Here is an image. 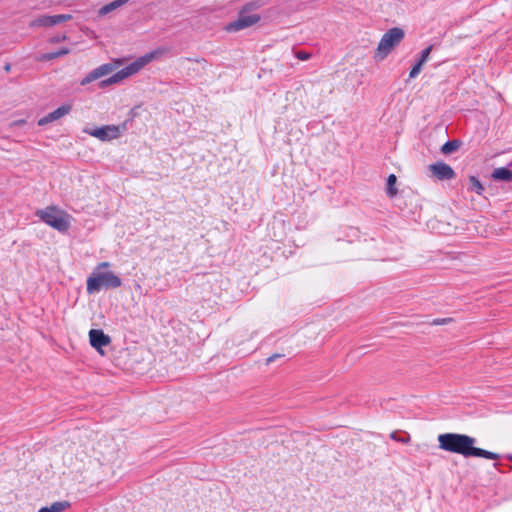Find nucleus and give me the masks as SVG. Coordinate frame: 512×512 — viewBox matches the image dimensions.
<instances>
[{"label":"nucleus","instance_id":"obj_1","mask_svg":"<svg viewBox=\"0 0 512 512\" xmlns=\"http://www.w3.org/2000/svg\"><path fill=\"white\" fill-rule=\"evenodd\" d=\"M438 446L441 450L460 454L465 458L481 457L489 460H498L500 455L475 447L476 439L466 434L444 433L438 435Z\"/></svg>","mask_w":512,"mask_h":512},{"label":"nucleus","instance_id":"obj_2","mask_svg":"<svg viewBox=\"0 0 512 512\" xmlns=\"http://www.w3.org/2000/svg\"><path fill=\"white\" fill-rule=\"evenodd\" d=\"M169 52V49L164 46L155 48L154 50L140 56L134 62L130 63L111 77L100 82V87L109 86L121 82L122 80L138 73L142 68L151 63L152 61L162 58Z\"/></svg>","mask_w":512,"mask_h":512},{"label":"nucleus","instance_id":"obj_3","mask_svg":"<svg viewBox=\"0 0 512 512\" xmlns=\"http://www.w3.org/2000/svg\"><path fill=\"white\" fill-rule=\"evenodd\" d=\"M109 262H101L87 279V292L89 294L99 292L104 288H118L122 285L121 279L111 271H101L102 268H108Z\"/></svg>","mask_w":512,"mask_h":512},{"label":"nucleus","instance_id":"obj_4","mask_svg":"<svg viewBox=\"0 0 512 512\" xmlns=\"http://www.w3.org/2000/svg\"><path fill=\"white\" fill-rule=\"evenodd\" d=\"M35 214L41 221L59 232H67L71 226V215L57 206L39 209Z\"/></svg>","mask_w":512,"mask_h":512},{"label":"nucleus","instance_id":"obj_5","mask_svg":"<svg viewBox=\"0 0 512 512\" xmlns=\"http://www.w3.org/2000/svg\"><path fill=\"white\" fill-rule=\"evenodd\" d=\"M405 32L402 28L393 27L383 34L375 50L374 58L384 60L404 39Z\"/></svg>","mask_w":512,"mask_h":512},{"label":"nucleus","instance_id":"obj_6","mask_svg":"<svg viewBox=\"0 0 512 512\" xmlns=\"http://www.w3.org/2000/svg\"><path fill=\"white\" fill-rule=\"evenodd\" d=\"M84 132L101 141H111L119 138L121 135L120 128L116 125H106L94 129H84Z\"/></svg>","mask_w":512,"mask_h":512},{"label":"nucleus","instance_id":"obj_7","mask_svg":"<svg viewBox=\"0 0 512 512\" xmlns=\"http://www.w3.org/2000/svg\"><path fill=\"white\" fill-rule=\"evenodd\" d=\"M72 19V15L70 14H59V15H42L35 19H33L29 23V27H52L62 22L68 21Z\"/></svg>","mask_w":512,"mask_h":512},{"label":"nucleus","instance_id":"obj_8","mask_svg":"<svg viewBox=\"0 0 512 512\" xmlns=\"http://www.w3.org/2000/svg\"><path fill=\"white\" fill-rule=\"evenodd\" d=\"M428 169L431 172L432 176L440 181L451 180L454 179L456 176V173L453 170V168L442 161L430 164Z\"/></svg>","mask_w":512,"mask_h":512},{"label":"nucleus","instance_id":"obj_9","mask_svg":"<svg viewBox=\"0 0 512 512\" xmlns=\"http://www.w3.org/2000/svg\"><path fill=\"white\" fill-rule=\"evenodd\" d=\"M89 341L93 348H95L101 355H104L102 347L108 346L111 343V338L101 329H91L89 331Z\"/></svg>","mask_w":512,"mask_h":512},{"label":"nucleus","instance_id":"obj_10","mask_svg":"<svg viewBox=\"0 0 512 512\" xmlns=\"http://www.w3.org/2000/svg\"><path fill=\"white\" fill-rule=\"evenodd\" d=\"M115 65L110 63H105L100 65L99 67L93 69L91 72H89L81 81L80 84L82 86H85L95 80H98L104 76L109 75L115 70Z\"/></svg>","mask_w":512,"mask_h":512},{"label":"nucleus","instance_id":"obj_11","mask_svg":"<svg viewBox=\"0 0 512 512\" xmlns=\"http://www.w3.org/2000/svg\"><path fill=\"white\" fill-rule=\"evenodd\" d=\"M258 15H240L237 20L227 25L226 30L229 32H237L250 27L259 21Z\"/></svg>","mask_w":512,"mask_h":512},{"label":"nucleus","instance_id":"obj_12","mask_svg":"<svg viewBox=\"0 0 512 512\" xmlns=\"http://www.w3.org/2000/svg\"><path fill=\"white\" fill-rule=\"evenodd\" d=\"M72 106L69 104L62 105L58 107L56 110L50 112L46 116L42 117L38 121L39 126L47 125L48 123L54 122L67 114L71 111Z\"/></svg>","mask_w":512,"mask_h":512},{"label":"nucleus","instance_id":"obj_13","mask_svg":"<svg viewBox=\"0 0 512 512\" xmlns=\"http://www.w3.org/2000/svg\"><path fill=\"white\" fill-rule=\"evenodd\" d=\"M432 50V46H428L427 48H425L422 53H421V56L419 58V60L416 62V64L412 67L410 73H409V78L410 79H414L416 78L419 73L421 72L422 70V67L423 65L428 61L429 59V55H430V52Z\"/></svg>","mask_w":512,"mask_h":512},{"label":"nucleus","instance_id":"obj_14","mask_svg":"<svg viewBox=\"0 0 512 512\" xmlns=\"http://www.w3.org/2000/svg\"><path fill=\"white\" fill-rule=\"evenodd\" d=\"M129 0H114L104 6H102L99 11H98V15L99 16H105L107 15L108 13L120 8L121 6L125 5L128 3Z\"/></svg>","mask_w":512,"mask_h":512},{"label":"nucleus","instance_id":"obj_15","mask_svg":"<svg viewBox=\"0 0 512 512\" xmlns=\"http://www.w3.org/2000/svg\"><path fill=\"white\" fill-rule=\"evenodd\" d=\"M68 507H70V503L67 501H58L52 503L50 506L42 507L38 512H63Z\"/></svg>","mask_w":512,"mask_h":512},{"label":"nucleus","instance_id":"obj_16","mask_svg":"<svg viewBox=\"0 0 512 512\" xmlns=\"http://www.w3.org/2000/svg\"><path fill=\"white\" fill-rule=\"evenodd\" d=\"M492 177L495 180L512 181V171L505 167L496 168L492 173Z\"/></svg>","mask_w":512,"mask_h":512},{"label":"nucleus","instance_id":"obj_17","mask_svg":"<svg viewBox=\"0 0 512 512\" xmlns=\"http://www.w3.org/2000/svg\"><path fill=\"white\" fill-rule=\"evenodd\" d=\"M69 53V49L67 48H62L56 52H51V53H47V54H44L40 57V60H44V61H50V60H53L55 58H58L60 56H64V55H67Z\"/></svg>","mask_w":512,"mask_h":512},{"label":"nucleus","instance_id":"obj_18","mask_svg":"<svg viewBox=\"0 0 512 512\" xmlns=\"http://www.w3.org/2000/svg\"><path fill=\"white\" fill-rule=\"evenodd\" d=\"M459 147V142L456 140L447 141L442 147L441 152L444 154H450L456 151Z\"/></svg>","mask_w":512,"mask_h":512},{"label":"nucleus","instance_id":"obj_19","mask_svg":"<svg viewBox=\"0 0 512 512\" xmlns=\"http://www.w3.org/2000/svg\"><path fill=\"white\" fill-rule=\"evenodd\" d=\"M469 181H470V190L481 195L484 188H483V185L481 184V182L478 180V178H476L475 176H470Z\"/></svg>","mask_w":512,"mask_h":512},{"label":"nucleus","instance_id":"obj_20","mask_svg":"<svg viewBox=\"0 0 512 512\" xmlns=\"http://www.w3.org/2000/svg\"><path fill=\"white\" fill-rule=\"evenodd\" d=\"M396 176L394 174H390L387 179V194L390 197H393L396 195L397 190L395 189L394 185L396 183Z\"/></svg>","mask_w":512,"mask_h":512},{"label":"nucleus","instance_id":"obj_21","mask_svg":"<svg viewBox=\"0 0 512 512\" xmlns=\"http://www.w3.org/2000/svg\"><path fill=\"white\" fill-rule=\"evenodd\" d=\"M390 438L397 441V442H400V443H408L410 441V436L409 435H406V436H403V437H400L398 436L397 432H392L390 434Z\"/></svg>","mask_w":512,"mask_h":512},{"label":"nucleus","instance_id":"obj_22","mask_svg":"<svg viewBox=\"0 0 512 512\" xmlns=\"http://www.w3.org/2000/svg\"><path fill=\"white\" fill-rule=\"evenodd\" d=\"M296 57L299 59V60H302V61H306L310 58V54L307 53V52H304V51H299L296 53Z\"/></svg>","mask_w":512,"mask_h":512},{"label":"nucleus","instance_id":"obj_23","mask_svg":"<svg viewBox=\"0 0 512 512\" xmlns=\"http://www.w3.org/2000/svg\"><path fill=\"white\" fill-rule=\"evenodd\" d=\"M66 38H67V37H66V35L55 36V37L51 38V40H50V41H51L52 43H58V42H60V41H64V40H66Z\"/></svg>","mask_w":512,"mask_h":512},{"label":"nucleus","instance_id":"obj_24","mask_svg":"<svg viewBox=\"0 0 512 512\" xmlns=\"http://www.w3.org/2000/svg\"><path fill=\"white\" fill-rule=\"evenodd\" d=\"M25 120L21 119V120H17V121H14L11 125L12 126H18V125H23L25 124Z\"/></svg>","mask_w":512,"mask_h":512},{"label":"nucleus","instance_id":"obj_25","mask_svg":"<svg viewBox=\"0 0 512 512\" xmlns=\"http://www.w3.org/2000/svg\"><path fill=\"white\" fill-rule=\"evenodd\" d=\"M277 357H278V355H272V356H270V357L267 359V363H271V362H272V361H274Z\"/></svg>","mask_w":512,"mask_h":512},{"label":"nucleus","instance_id":"obj_26","mask_svg":"<svg viewBox=\"0 0 512 512\" xmlns=\"http://www.w3.org/2000/svg\"><path fill=\"white\" fill-rule=\"evenodd\" d=\"M4 69H5V71L9 72L10 69H11V65L10 64H6Z\"/></svg>","mask_w":512,"mask_h":512},{"label":"nucleus","instance_id":"obj_27","mask_svg":"<svg viewBox=\"0 0 512 512\" xmlns=\"http://www.w3.org/2000/svg\"><path fill=\"white\" fill-rule=\"evenodd\" d=\"M447 320L446 319H443V320H439V321H435L436 324H443V323H446Z\"/></svg>","mask_w":512,"mask_h":512}]
</instances>
